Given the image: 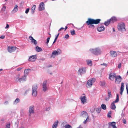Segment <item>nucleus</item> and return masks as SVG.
I'll return each mask as SVG.
<instances>
[{
    "label": "nucleus",
    "instance_id": "f257e3e1",
    "mask_svg": "<svg viewBox=\"0 0 128 128\" xmlns=\"http://www.w3.org/2000/svg\"><path fill=\"white\" fill-rule=\"evenodd\" d=\"M89 50L91 53L96 55H98L101 53V51L99 48H91Z\"/></svg>",
    "mask_w": 128,
    "mask_h": 128
},
{
    "label": "nucleus",
    "instance_id": "f03ea898",
    "mask_svg": "<svg viewBox=\"0 0 128 128\" xmlns=\"http://www.w3.org/2000/svg\"><path fill=\"white\" fill-rule=\"evenodd\" d=\"M100 20V19H98L95 20L90 18H89L88 20L86 22V23L88 25L90 24H98Z\"/></svg>",
    "mask_w": 128,
    "mask_h": 128
},
{
    "label": "nucleus",
    "instance_id": "7ed1b4c3",
    "mask_svg": "<svg viewBox=\"0 0 128 128\" xmlns=\"http://www.w3.org/2000/svg\"><path fill=\"white\" fill-rule=\"evenodd\" d=\"M62 52V50L59 48H58L57 50H54L52 53V54L50 56L51 58H54L56 56L60 54Z\"/></svg>",
    "mask_w": 128,
    "mask_h": 128
},
{
    "label": "nucleus",
    "instance_id": "20e7f679",
    "mask_svg": "<svg viewBox=\"0 0 128 128\" xmlns=\"http://www.w3.org/2000/svg\"><path fill=\"white\" fill-rule=\"evenodd\" d=\"M95 81V79L94 78H92L89 79L86 82V86L88 88L90 87Z\"/></svg>",
    "mask_w": 128,
    "mask_h": 128
},
{
    "label": "nucleus",
    "instance_id": "39448f33",
    "mask_svg": "<svg viewBox=\"0 0 128 128\" xmlns=\"http://www.w3.org/2000/svg\"><path fill=\"white\" fill-rule=\"evenodd\" d=\"M118 30L120 31L126 30L125 25L124 23L121 22L118 24Z\"/></svg>",
    "mask_w": 128,
    "mask_h": 128
},
{
    "label": "nucleus",
    "instance_id": "423d86ee",
    "mask_svg": "<svg viewBox=\"0 0 128 128\" xmlns=\"http://www.w3.org/2000/svg\"><path fill=\"white\" fill-rule=\"evenodd\" d=\"M38 88L37 85L36 84H34L32 86V93L33 96H36L37 95V89Z\"/></svg>",
    "mask_w": 128,
    "mask_h": 128
},
{
    "label": "nucleus",
    "instance_id": "0eeeda50",
    "mask_svg": "<svg viewBox=\"0 0 128 128\" xmlns=\"http://www.w3.org/2000/svg\"><path fill=\"white\" fill-rule=\"evenodd\" d=\"M86 69L85 67H82L80 68L78 71V74L82 75V74H85L86 72Z\"/></svg>",
    "mask_w": 128,
    "mask_h": 128
},
{
    "label": "nucleus",
    "instance_id": "6e6552de",
    "mask_svg": "<svg viewBox=\"0 0 128 128\" xmlns=\"http://www.w3.org/2000/svg\"><path fill=\"white\" fill-rule=\"evenodd\" d=\"M119 101V96L118 94H116V98L114 101L111 104V108L112 109L114 110L116 108L114 103L118 102Z\"/></svg>",
    "mask_w": 128,
    "mask_h": 128
},
{
    "label": "nucleus",
    "instance_id": "1a4fd4ad",
    "mask_svg": "<svg viewBox=\"0 0 128 128\" xmlns=\"http://www.w3.org/2000/svg\"><path fill=\"white\" fill-rule=\"evenodd\" d=\"M46 81H44L42 83V90L44 92H46L48 90V88L46 86Z\"/></svg>",
    "mask_w": 128,
    "mask_h": 128
},
{
    "label": "nucleus",
    "instance_id": "9d476101",
    "mask_svg": "<svg viewBox=\"0 0 128 128\" xmlns=\"http://www.w3.org/2000/svg\"><path fill=\"white\" fill-rule=\"evenodd\" d=\"M80 116L82 118H84L89 117L88 113L84 111H83L81 112Z\"/></svg>",
    "mask_w": 128,
    "mask_h": 128
},
{
    "label": "nucleus",
    "instance_id": "9b49d317",
    "mask_svg": "<svg viewBox=\"0 0 128 128\" xmlns=\"http://www.w3.org/2000/svg\"><path fill=\"white\" fill-rule=\"evenodd\" d=\"M16 48L15 46H8V52L12 53L14 52L16 50Z\"/></svg>",
    "mask_w": 128,
    "mask_h": 128
},
{
    "label": "nucleus",
    "instance_id": "f8f14e48",
    "mask_svg": "<svg viewBox=\"0 0 128 128\" xmlns=\"http://www.w3.org/2000/svg\"><path fill=\"white\" fill-rule=\"evenodd\" d=\"M34 106H30L29 108V116H31V114H34Z\"/></svg>",
    "mask_w": 128,
    "mask_h": 128
},
{
    "label": "nucleus",
    "instance_id": "ddd939ff",
    "mask_svg": "<svg viewBox=\"0 0 128 128\" xmlns=\"http://www.w3.org/2000/svg\"><path fill=\"white\" fill-rule=\"evenodd\" d=\"M80 98L81 101V103L83 104H84L86 102V98L85 96H80Z\"/></svg>",
    "mask_w": 128,
    "mask_h": 128
},
{
    "label": "nucleus",
    "instance_id": "4468645a",
    "mask_svg": "<svg viewBox=\"0 0 128 128\" xmlns=\"http://www.w3.org/2000/svg\"><path fill=\"white\" fill-rule=\"evenodd\" d=\"M115 79V82L116 83L118 84L121 82L122 80L121 77L120 76H116Z\"/></svg>",
    "mask_w": 128,
    "mask_h": 128
},
{
    "label": "nucleus",
    "instance_id": "2eb2a0df",
    "mask_svg": "<svg viewBox=\"0 0 128 128\" xmlns=\"http://www.w3.org/2000/svg\"><path fill=\"white\" fill-rule=\"evenodd\" d=\"M36 59V55H33L30 56L28 60L29 61L34 62Z\"/></svg>",
    "mask_w": 128,
    "mask_h": 128
},
{
    "label": "nucleus",
    "instance_id": "dca6fc26",
    "mask_svg": "<svg viewBox=\"0 0 128 128\" xmlns=\"http://www.w3.org/2000/svg\"><path fill=\"white\" fill-rule=\"evenodd\" d=\"M44 4L43 2H41L39 8V10L40 11H42L44 10Z\"/></svg>",
    "mask_w": 128,
    "mask_h": 128
},
{
    "label": "nucleus",
    "instance_id": "f3484780",
    "mask_svg": "<svg viewBox=\"0 0 128 128\" xmlns=\"http://www.w3.org/2000/svg\"><path fill=\"white\" fill-rule=\"evenodd\" d=\"M26 76L24 75L22 76V78H20L19 80V82H22L24 81H26Z\"/></svg>",
    "mask_w": 128,
    "mask_h": 128
},
{
    "label": "nucleus",
    "instance_id": "a211bd4d",
    "mask_svg": "<svg viewBox=\"0 0 128 128\" xmlns=\"http://www.w3.org/2000/svg\"><path fill=\"white\" fill-rule=\"evenodd\" d=\"M110 54L111 56L114 58L116 56L118 55L116 52L113 50L110 51Z\"/></svg>",
    "mask_w": 128,
    "mask_h": 128
},
{
    "label": "nucleus",
    "instance_id": "6ab92c4d",
    "mask_svg": "<svg viewBox=\"0 0 128 128\" xmlns=\"http://www.w3.org/2000/svg\"><path fill=\"white\" fill-rule=\"evenodd\" d=\"M116 76L115 74L114 73H111L109 74V79L111 80H113L114 79V78H116Z\"/></svg>",
    "mask_w": 128,
    "mask_h": 128
},
{
    "label": "nucleus",
    "instance_id": "aec40b11",
    "mask_svg": "<svg viewBox=\"0 0 128 128\" xmlns=\"http://www.w3.org/2000/svg\"><path fill=\"white\" fill-rule=\"evenodd\" d=\"M29 38L30 40H31L32 42L34 43L35 45H36L37 44V42L36 41L34 40L31 36H30L29 37Z\"/></svg>",
    "mask_w": 128,
    "mask_h": 128
},
{
    "label": "nucleus",
    "instance_id": "412c9836",
    "mask_svg": "<svg viewBox=\"0 0 128 128\" xmlns=\"http://www.w3.org/2000/svg\"><path fill=\"white\" fill-rule=\"evenodd\" d=\"M108 124L109 126H112V128H117L116 126V123L115 122H109Z\"/></svg>",
    "mask_w": 128,
    "mask_h": 128
},
{
    "label": "nucleus",
    "instance_id": "4be33fe9",
    "mask_svg": "<svg viewBox=\"0 0 128 128\" xmlns=\"http://www.w3.org/2000/svg\"><path fill=\"white\" fill-rule=\"evenodd\" d=\"M18 6L17 5H15L14 9L12 10V13H14L17 12L18 10Z\"/></svg>",
    "mask_w": 128,
    "mask_h": 128
},
{
    "label": "nucleus",
    "instance_id": "5701e85b",
    "mask_svg": "<svg viewBox=\"0 0 128 128\" xmlns=\"http://www.w3.org/2000/svg\"><path fill=\"white\" fill-rule=\"evenodd\" d=\"M124 83H121V86L120 87V94L122 95V93L123 92L124 90Z\"/></svg>",
    "mask_w": 128,
    "mask_h": 128
},
{
    "label": "nucleus",
    "instance_id": "b1692460",
    "mask_svg": "<svg viewBox=\"0 0 128 128\" xmlns=\"http://www.w3.org/2000/svg\"><path fill=\"white\" fill-rule=\"evenodd\" d=\"M104 27L103 26H102L100 27H98V28L97 30L98 31L100 32L104 31Z\"/></svg>",
    "mask_w": 128,
    "mask_h": 128
},
{
    "label": "nucleus",
    "instance_id": "393cba45",
    "mask_svg": "<svg viewBox=\"0 0 128 128\" xmlns=\"http://www.w3.org/2000/svg\"><path fill=\"white\" fill-rule=\"evenodd\" d=\"M58 120L56 121L54 123L52 127V128H56L58 126Z\"/></svg>",
    "mask_w": 128,
    "mask_h": 128
},
{
    "label": "nucleus",
    "instance_id": "a878e982",
    "mask_svg": "<svg viewBox=\"0 0 128 128\" xmlns=\"http://www.w3.org/2000/svg\"><path fill=\"white\" fill-rule=\"evenodd\" d=\"M20 76V75L18 74L14 78V80L16 82H19V80L20 79V78H19Z\"/></svg>",
    "mask_w": 128,
    "mask_h": 128
},
{
    "label": "nucleus",
    "instance_id": "bb28decb",
    "mask_svg": "<svg viewBox=\"0 0 128 128\" xmlns=\"http://www.w3.org/2000/svg\"><path fill=\"white\" fill-rule=\"evenodd\" d=\"M20 102V99L17 98L16 100H15V101L14 102H13V104H16L18 103H19Z\"/></svg>",
    "mask_w": 128,
    "mask_h": 128
},
{
    "label": "nucleus",
    "instance_id": "cd10ccee",
    "mask_svg": "<svg viewBox=\"0 0 128 128\" xmlns=\"http://www.w3.org/2000/svg\"><path fill=\"white\" fill-rule=\"evenodd\" d=\"M87 64L89 66H91L92 65V61L91 60H86Z\"/></svg>",
    "mask_w": 128,
    "mask_h": 128
},
{
    "label": "nucleus",
    "instance_id": "c85d7f7f",
    "mask_svg": "<svg viewBox=\"0 0 128 128\" xmlns=\"http://www.w3.org/2000/svg\"><path fill=\"white\" fill-rule=\"evenodd\" d=\"M36 50L37 52H39L41 51L42 50L41 48L40 47H39L38 46L36 47Z\"/></svg>",
    "mask_w": 128,
    "mask_h": 128
},
{
    "label": "nucleus",
    "instance_id": "c756f323",
    "mask_svg": "<svg viewBox=\"0 0 128 128\" xmlns=\"http://www.w3.org/2000/svg\"><path fill=\"white\" fill-rule=\"evenodd\" d=\"M109 20H110L111 22H113L116 20V18L115 17H113Z\"/></svg>",
    "mask_w": 128,
    "mask_h": 128
},
{
    "label": "nucleus",
    "instance_id": "7c9ffc66",
    "mask_svg": "<svg viewBox=\"0 0 128 128\" xmlns=\"http://www.w3.org/2000/svg\"><path fill=\"white\" fill-rule=\"evenodd\" d=\"M36 8V6L35 5H34L32 7L31 10L32 12V14H34V10H35Z\"/></svg>",
    "mask_w": 128,
    "mask_h": 128
},
{
    "label": "nucleus",
    "instance_id": "2f4dec72",
    "mask_svg": "<svg viewBox=\"0 0 128 128\" xmlns=\"http://www.w3.org/2000/svg\"><path fill=\"white\" fill-rule=\"evenodd\" d=\"M29 70L26 69H25L24 70V75H26V76L27 75L28 73Z\"/></svg>",
    "mask_w": 128,
    "mask_h": 128
},
{
    "label": "nucleus",
    "instance_id": "473e14b6",
    "mask_svg": "<svg viewBox=\"0 0 128 128\" xmlns=\"http://www.w3.org/2000/svg\"><path fill=\"white\" fill-rule=\"evenodd\" d=\"M108 97L109 98L111 97L112 96V94L110 91V90H108Z\"/></svg>",
    "mask_w": 128,
    "mask_h": 128
},
{
    "label": "nucleus",
    "instance_id": "72a5a7b5",
    "mask_svg": "<svg viewBox=\"0 0 128 128\" xmlns=\"http://www.w3.org/2000/svg\"><path fill=\"white\" fill-rule=\"evenodd\" d=\"M101 108L103 110H105L106 109V106L104 104H102L101 106Z\"/></svg>",
    "mask_w": 128,
    "mask_h": 128
},
{
    "label": "nucleus",
    "instance_id": "f704fd0d",
    "mask_svg": "<svg viewBox=\"0 0 128 128\" xmlns=\"http://www.w3.org/2000/svg\"><path fill=\"white\" fill-rule=\"evenodd\" d=\"M110 22V20H108L107 22H105L104 23V24L106 26H108Z\"/></svg>",
    "mask_w": 128,
    "mask_h": 128
},
{
    "label": "nucleus",
    "instance_id": "c9c22d12",
    "mask_svg": "<svg viewBox=\"0 0 128 128\" xmlns=\"http://www.w3.org/2000/svg\"><path fill=\"white\" fill-rule=\"evenodd\" d=\"M101 110V108H98L96 109V111L98 113H100Z\"/></svg>",
    "mask_w": 128,
    "mask_h": 128
},
{
    "label": "nucleus",
    "instance_id": "e433bc0d",
    "mask_svg": "<svg viewBox=\"0 0 128 128\" xmlns=\"http://www.w3.org/2000/svg\"><path fill=\"white\" fill-rule=\"evenodd\" d=\"M59 33H58V34L56 36V37L55 39H54V40L53 42V44H54L55 42H56V40L57 39L58 36L59 35Z\"/></svg>",
    "mask_w": 128,
    "mask_h": 128
},
{
    "label": "nucleus",
    "instance_id": "4c0bfd02",
    "mask_svg": "<svg viewBox=\"0 0 128 128\" xmlns=\"http://www.w3.org/2000/svg\"><path fill=\"white\" fill-rule=\"evenodd\" d=\"M100 65L103 66L104 67L103 68V69L105 68L107 66V64L105 63H103V64H101Z\"/></svg>",
    "mask_w": 128,
    "mask_h": 128
},
{
    "label": "nucleus",
    "instance_id": "58836bf2",
    "mask_svg": "<svg viewBox=\"0 0 128 128\" xmlns=\"http://www.w3.org/2000/svg\"><path fill=\"white\" fill-rule=\"evenodd\" d=\"M64 127L65 128H72V126L69 124L66 125Z\"/></svg>",
    "mask_w": 128,
    "mask_h": 128
},
{
    "label": "nucleus",
    "instance_id": "ea45409f",
    "mask_svg": "<svg viewBox=\"0 0 128 128\" xmlns=\"http://www.w3.org/2000/svg\"><path fill=\"white\" fill-rule=\"evenodd\" d=\"M86 120H84V122L83 123L84 124H85L88 121V120H89V117H87V118H86Z\"/></svg>",
    "mask_w": 128,
    "mask_h": 128
},
{
    "label": "nucleus",
    "instance_id": "a19ab883",
    "mask_svg": "<svg viewBox=\"0 0 128 128\" xmlns=\"http://www.w3.org/2000/svg\"><path fill=\"white\" fill-rule=\"evenodd\" d=\"M105 84V82L104 81L103 82H100V85L101 86H104Z\"/></svg>",
    "mask_w": 128,
    "mask_h": 128
},
{
    "label": "nucleus",
    "instance_id": "79ce46f5",
    "mask_svg": "<svg viewBox=\"0 0 128 128\" xmlns=\"http://www.w3.org/2000/svg\"><path fill=\"white\" fill-rule=\"evenodd\" d=\"M70 32L72 35H74L76 34L75 31L74 30H73L71 31Z\"/></svg>",
    "mask_w": 128,
    "mask_h": 128
},
{
    "label": "nucleus",
    "instance_id": "37998d69",
    "mask_svg": "<svg viewBox=\"0 0 128 128\" xmlns=\"http://www.w3.org/2000/svg\"><path fill=\"white\" fill-rule=\"evenodd\" d=\"M6 7L5 6H4L2 8L1 10L4 12L5 11Z\"/></svg>",
    "mask_w": 128,
    "mask_h": 128
},
{
    "label": "nucleus",
    "instance_id": "c03bdc74",
    "mask_svg": "<svg viewBox=\"0 0 128 128\" xmlns=\"http://www.w3.org/2000/svg\"><path fill=\"white\" fill-rule=\"evenodd\" d=\"M10 123L6 124V128H10Z\"/></svg>",
    "mask_w": 128,
    "mask_h": 128
},
{
    "label": "nucleus",
    "instance_id": "a18cd8bd",
    "mask_svg": "<svg viewBox=\"0 0 128 128\" xmlns=\"http://www.w3.org/2000/svg\"><path fill=\"white\" fill-rule=\"evenodd\" d=\"M69 36L68 34H66L64 36V38L66 39H68L69 38Z\"/></svg>",
    "mask_w": 128,
    "mask_h": 128
},
{
    "label": "nucleus",
    "instance_id": "49530a36",
    "mask_svg": "<svg viewBox=\"0 0 128 128\" xmlns=\"http://www.w3.org/2000/svg\"><path fill=\"white\" fill-rule=\"evenodd\" d=\"M50 39V37H49V38H48L47 39V41L46 42V43L48 44V43L49 42Z\"/></svg>",
    "mask_w": 128,
    "mask_h": 128
},
{
    "label": "nucleus",
    "instance_id": "de8ad7c7",
    "mask_svg": "<svg viewBox=\"0 0 128 128\" xmlns=\"http://www.w3.org/2000/svg\"><path fill=\"white\" fill-rule=\"evenodd\" d=\"M111 111H109L108 113V117H111V115L110 114H111Z\"/></svg>",
    "mask_w": 128,
    "mask_h": 128
},
{
    "label": "nucleus",
    "instance_id": "09e8293b",
    "mask_svg": "<svg viewBox=\"0 0 128 128\" xmlns=\"http://www.w3.org/2000/svg\"><path fill=\"white\" fill-rule=\"evenodd\" d=\"M126 88L127 90V94H128V84H126Z\"/></svg>",
    "mask_w": 128,
    "mask_h": 128
},
{
    "label": "nucleus",
    "instance_id": "8fccbe9b",
    "mask_svg": "<svg viewBox=\"0 0 128 128\" xmlns=\"http://www.w3.org/2000/svg\"><path fill=\"white\" fill-rule=\"evenodd\" d=\"M29 8H27L26 10V11H25L26 13L28 14L29 12Z\"/></svg>",
    "mask_w": 128,
    "mask_h": 128
},
{
    "label": "nucleus",
    "instance_id": "3c124183",
    "mask_svg": "<svg viewBox=\"0 0 128 128\" xmlns=\"http://www.w3.org/2000/svg\"><path fill=\"white\" fill-rule=\"evenodd\" d=\"M121 63L119 64H118V67L119 68H120L121 67Z\"/></svg>",
    "mask_w": 128,
    "mask_h": 128
},
{
    "label": "nucleus",
    "instance_id": "603ef678",
    "mask_svg": "<svg viewBox=\"0 0 128 128\" xmlns=\"http://www.w3.org/2000/svg\"><path fill=\"white\" fill-rule=\"evenodd\" d=\"M50 109V107H48L47 108L46 110L47 111H49Z\"/></svg>",
    "mask_w": 128,
    "mask_h": 128
},
{
    "label": "nucleus",
    "instance_id": "864d4df0",
    "mask_svg": "<svg viewBox=\"0 0 128 128\" xmlns=\"http://www.w3.org/2000/svg\"><path fill=\"white\" fill-rule=\"evenodd\" d=\"M22 68H18L16 69V70L17 71H20L21 69Z\"/></svg>",
    "mask_w": 128,
    "mask_h": 128
},
{
    "label": "nucleus",
    "instance_id": "5fc2aeb1",
    "mask_svg": "<svg viewBox=\"0 0 128 128\" xmlns=\"http://www.w3.org/2000/svg\"><path fill=\"white\" fill-rule=\"evenodd\" d=\"M9 27V25L8 24H6V26L5 27V28L6 29L8 28Z\"/></svg>",
    "mask_w": 128,
    "mask_h": 128
},
{
    "label": "nucleus",
    "instance_id": "6e6d98bb",
    "mask_svg": "<svg viewBox=\"0 0 128 128\" xmlns=\"http://www.w3.org/2000/svg\"><path fill=\"white\" fill-rule=\"evenodd\" d=\"M90 27H93V28H94V26L92 24H90Z\"/></svg>",
    "mask_w": 128,
    "mask_h": 128
},
{
    "label": "nucleus",
    "instance_id": "4d7b16f0",
    "mask_svg": "<svg viewBox=\"0 0 128 128\" xmlns=\"http://www.w3.org/2000/svg\"><path fill=\"white\" fill-rule=\"evenodd\" d=\"M4 104L5 105H6L8 104V101H6L5 102Z\"/></svg>",
    "mask_w": 128,
    "mask_h": 128
},
{
    "label": "nucleus",
    "instance_id": "13d9d810",
    "mask_svg": "<svg viewBox=\"0 0 128 128\" xmlns=\"http://www.w3.org/2000/svg\"><path fill=\"white\" fill-rule=\"evenodd\" d=\"M4 38H5V36H1L0 37V38H2V39H4Z\"/></svg>",
    "mask_w": 128,
    "mask_h": 128
},
{
    "label": "nucleus",
    "instance_id": "bf43d9fd",
    "mask_svg": "<svg viewBox=\"0 0 128 128\" xmlns=\"http://www.w3.org/2000/svg\"><path fill=\"white\" fill-rule=\"evenodd\" d=\"M64 29V28H63V27H62L61 28L58 30V31L59 32L61 30H63Z\"/></svg>",
    "mask_w": 128,
    "mask_h": 128
},
{
    "label": "nucleus",
    "instance_id": "052dcab7",
    "mask_svg": "<svg viewBox=\"0 0 128 128\" xmlns=\"http://www.w3.org/2000/svg\"><path fill=\"white\" fill-rule=\"evenodd\" d=\"M123 122L124 124H126V121L125 120H123Z\"/></svg>",
    "mask_w": 128,
    "mask_h": 128
},
{
    "label": "nucleus",
    "instance_id": "680f3d73",
    "mask_svg": "<svg viewBox=\"0 0 128 128\" xmlns=\"http://www.w3.org/2000/svg\"><path fill=\"white\" fill-rule=\"evenodd\" d=\"M110 98H109L108 97V98H106V100H107V101L108 100H109V99Z\"/></svg>",
    "mask_w": 128,
    "mask_h": 128
},
{
    "label": "nucleus",
    "instance_id": "e2e57ef3",
    "mask_svg": "<svg viewBox=\"0 0 128 128\" xmlns=\"http://www.w3.org/2000/svg\"><path fill=\"white\" fill-rule=\"evenodd\" d=\"M41 60H45V58H42V59H40Z\"/></svg>",
    "mask_w": 128,
    "mask_h": 128
},
{
    "label": "nucleus",
    "instance_id": "0e129e2a",
    "mask_svg": "<svg viewBox=\"0 0 128 128\" xmlns=\"http://www.w3.org/2000/svg\"><path fill=\"white\" fill-rule=\"evenodd\" d=\"M67 28H68V27L67 26H66L65 30Z\"/></svg>",
    "mask_w": 128,
    "mask_h": 128
},
{
    "label": "nucleus",
    "instance_id": "69168bd1",
    "mask_svg": "<svg viewBox=\"0 0 128 128\" xmlns=\"http://www.w3.org/2000/svg\"><path fill=\"white\" fill-rule=\"evenodd\" d=\"M3 70L2 69H0V72L2 71Z\"/></svg>",
    "mask_w": 128,
    "mask_h": 128
},
{
    "label": "nucleus",
    "instance_id": "338daca9",
    "mask_svg": "<svg viewBox=\"0 0 128 128\" xmlns=\"http://www.w3.org/2000/svg\"><path fill=\"white\" fill-rule=\"evenodd\" d=\"M49 34V35H50V37H50V38L51 37V35L50 34Z\"/></svg>",
    "mask_w": 128,
    "mask_h": 128
},
{
    "label": "nucleus",
    "instance_id": "774afa93",
    "mask_svg": "<svg viewBox=\"0 0 128 128\" xmlns=\"http://www.w3.org/2000/svg\"><path fill=\"white\" fill-rule=\"evenodd\" d=\"M5 0L6 1H7L8 0Z\"/></svg>",
    "mask_w": 128,
    "mask_h": 128
}]
</instances>
